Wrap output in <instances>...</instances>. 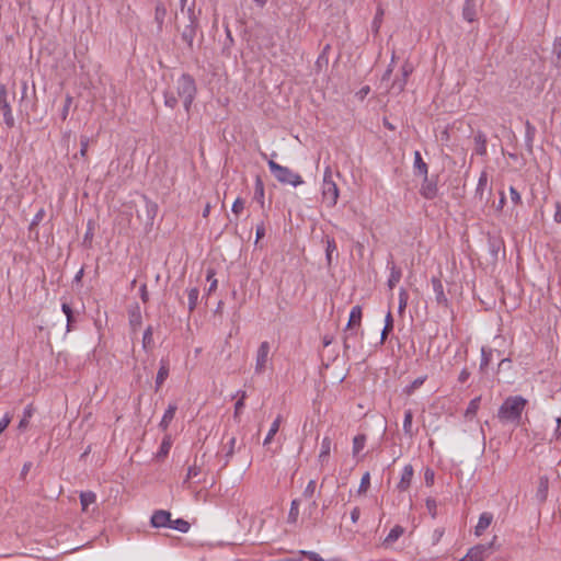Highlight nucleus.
Returning <instances> with one entry per match:
<instances>
[{"instance_id":"nucleus-1","label":"nucleus","mask_w":561,"mask_h":561,"mask_svg":"<svg viewBox=\"0 0 561 561\" xmlns=\"http://www.w3.org/2000/svg\"><path fill=\"white\" fill-rule=\"evenodd\" d=\"M526 405L527 400L522 396H511L500 407L497 417L502 423L518 424Z\"/></svg>"},{"instance_id":"nucleus-2","label":"nucleus","mask_w":561,"mask_h":561,"mask_svg":"<svg viewBox=\"0 0 561 561\" xmlns=\"http://www.w3.org/2000/svg\"><path fill=\"white\" fill-rule=\"evenodd\" d=\"M363 318V310L360 306H354L350 312V319L346 324L344 334V348L348 350L354 346V343L358 340L363 332H359Z\"/></svg>"},{"instance_id":"nucleus-3","label":"nucleus","mask_w":561,"mask_h":561,"mask_svg":"<svg viewBox=\"0 0 561 561\" xmlns=\"http://www.w3.org/2000/svg\"><path fill=\"white\" fill-rule=\"evenodd\" d=\"M196 91L195 81L190 75L183 73L176 80V95L182 100L186 113L191 111Z\"/></svg>"},{"instance_id":"nucleus-4","label":"nucleus","mask_w":561,"mask_h":561,"mask_svg":"<svg viewBox=\"0 0 561 561\" xmlns=\"http://www.w3.org/2000/svg\"><path fill=\"white\" fill-rule=\"evenodd\" d=\"M271 173L282 184H289L294 187L304 184L302 178L287 167L280 165L274 160L267 162Z\"/></svg>"},{"instance_id":"nucleus-5","label":"nucleus","mask_w":561,"mask_h":561,"mask_svg":"<svg viewBox=\"0 0 561 561\" xmlns=\"http://www.w3.org/2000/svg\"><path fill=\"white\" fill-rule=\"evenodd\" d=\"M340 191L332 179V169L328 165L323 172L322 198L328 207H334L337 204Z\"/></svg>"},{"instance_id":"nucleus-6","label":"nucleus","mask_w":561,"mask_h":561,"mask_svg":"<svg viewBox=\"0 0 561 561\" xmlns=\"http://www.w3.org/2000/svg\"><path fill=\"white\" fill-rule=\"evenodd\" d=\"M0 113L3 116L7 127L12 128L15 124V119L12 113L9 93L4 84H0Z\"/></svg>"},{"instance_id":"nucleus-7","label":"nucleus","mask_w":561,"mask_h":561,"mask_svg":"<svg viewBox=\"0 0 561 561\" xmlns=\"http://www.w3.org/2000/svg\"><path fill=\"white\" fill-rule=\"evenodd\" d=\"M270 343L264 341L260 344L257 352H256V359H255V373L256 374H263L266 368V364L268 362V355H270Z\"/></svg>"},{"instance_id":"nucleus-8","label":"nucleus","mask_w":561,"mask_h":561,"mask_svg":"<svg viewBox=\"0 0 561 561\" xmlns=\"http://www.w3.org/2000/svg\"><path fill=\"white\" fill-rule=\"evenodd\" d=\"M490 546L477 545L460 559V561H484L489 556Z\"/></svg>"},{"instance_id":"nucleus-9","label":"nucleus","mask_w":561,"mask_h":561,"mask_svg":"<svg viewBox=\"0 0 561 561\" xmlns=\"http://www.w3.org/2000/svg\"><path fill=\"white\" fill-rule=\"evenodd\" d=\"M413 474H414V469H413L412 465H405L402 469L400 481L397 484V489L400 492H405L409 490Z\"/></svg>"},{"instance_id":"nucleus-10","label":"nucleus","mask_w":561,"mask_h":561,"mask_svg":"<svg viewBox=\"0 0 561 561\" xmlns=\"http://www.w3.org/2000/svg\"><path fill=\"white\" fill-rule=\"evenodd\" d=\"M171 514L168 511H156L151 516V525L154 528L169 527Z\"/></svg>"},{"instance_id":"nucleus-11","label":"nucleus","mask_w":561,"mask_h":561,"mask_svg":"<svg viewBox=\"0 0 561 561\" xmlns=\"http://www.w3.org/2000/svg\"><path fill=\"white\" fill-rule=\"evenodd\" d=\"M437 184L434 181H431L427 175L424 176V181L422 183L420 193L426 199H433L437 195Z\"/></svg>"},{"instance_id":"nucleus-12","label":"nucleus","mask_w":561,"mask_h":561,"mask_svg":"<svg viewBox=\"0 0 561 561\" xmlns=\"http://www.w3.org/2000/svg\"><path fill=\"white\" fill-rule=\"evenodd\" d=\"M433 290L435 293V298L438 305H447L448 299L444 291V286L439 277H432L431 279Z\"/></svg>"},{"instance_id":"nucleus-13","label":"nucleus","mask_w":561,"mask_h":561,"mask_svg":"<svg viewBox=\"0 0 561 561\" xmlns=\"http://www.w3.org/2000/svg\"><path fill=\"white\" fill-rule=\"evenodd\" d=\"M493 515L489 512H484L480 515L477 526L474 527V535L480 537L485 529L491 525Z\"/></svg>"},{"instance_id":"nucleus-14","label":"nucleus","mask_w":561,"mask_h":561,"mask_svg":"<svg viewBox=\"0 0 561 561\" xmlns=\"http://www.w3.org/2000/svg\"><path fill=\"white\" fill-rule=\"evenodd\" d=\"M477 0H466L462 8V18L468 22L477 19Z\"/></svg>"},{"instance_id":"nucleus-15","label":"nucleus","mask_w":561,"mask_h":561,"mask_svg":"<svg viewBox=\"0 0 561 561\" xmlns=\"http://www.w3.org/2000/svg\"><path fill=\"white\" fill-rule=\"evenodd\" d=\"M169 371H170L169 362L167 359H161L160 367H159V370H158L157 377H156V390H159L160 387L164 383V381L167 380V378L169 376Z\"/></svg>"},{"instance_id":"nucleus-16","label":"nucleus","mask_w":561,"mask_h":561,"mask_svg":"<svg viewBox=\"0 0 561 561\" xmlns=\"http://www.w3.org/2000/svg\"><path fill=\"white\" fill-rule=\"evenodd\" d=\"M178 405L175 403H170L168 409L164 411V414L161 419V422L159 424V427L162 431H167L169 425L171 424L172 420L174 419V415L176 413Z\"/></svg>"},{"instance_id":"nucleus-17","label":"nucleus","mask_w":561,"mask_h":561,"mask_svg":"<svg viewBox=\"0 0 561 561\" xmlns=\"http://www.w3.org/2000/svg\"><path fill=\"white\" fill-rule=\"evenodd\" d=\"M404 534V528L400 525H396L385 538L382 545L385 547H390L393 542H396L402 535Z\"/></svg>"},{"instance_id":"nucleus-18","label":"nucleus","mask_w":561,"mask_h":561,"mask_svg":"<svg viewBox=\"0 0 561 561\" xmlns=\"http://www.w3.org/2000/svg\"><path fill=\"white\" fill-rule=\"evenodd\" d=\"M96 502V494L92 491H85L80 493V503L83 512L89 510V506Z\"/></svg>"},{"instance_id":"nucleus-19","label":"nucleus","mask_w":561,"mask_h":561,"mask_svg":"<svg viewBox=\"0 0 561 561\" xmlns=\"http://www.w3.org/2000/svg\"><path fill=\"white\" fill-rule=\"evenodd\" d=\"M264 195H265V190H264V184H263V181L261 180L260 176L256 178L255 180V187H254V201L260 204V206L263 208L264 207Z\"/></svg>"},{"instance_id":"nucleus-20","label":"nucleus","mask_w":561,"mask_h":561,"mask_svg":"<svg viewBox=\"0 0 561 561\" xmlns=\"http://www.w3.org/2000/svg\"><path fill=\"white\" fill-rule=\"evenodd\" d=\"M34 412H35V409L32 403L25 407V409L23 411V416L18 426V428L20 431H24L27 428V426L30 424V419L33 416Z\"/></svg>"},{"instance_id":"nucleus-21","label":"nucleus","mask_w":561,"mask_h":561,"mask_svg":"<svg viewBox=\"0 0 561 561\" xmlns=\"http://www.w3.org/2000/svg\"><path fill=\"white\" fill-rule=\"evenodd\" d=\"M331 445H332L331 438L328 436L323 437V439L321 442L320 454H319V460L321 463H323L324 461L328 460V458L330 456V451H331Z\"/></svg>"},{"instance_id":"nucleus-22","label":"nucleus","mask_w":561,"mask_h":561,"mask_svg":"<svg viewBox=\"0 0 561 561\" xmlns=\"http://www.w3.org/2000/svg\"><path fill=\"white\" fill-rule=\"evenodd\" d=\"M402 276V272L399 267H397L394 264L390 267V275L388 278V287L390 289H393L396 285L400 282Z\"/></svg>"},{"instance_id":"nucleus-23","label":"nucleus","mask_w":561,"mask_h":561,"mask_svg":"<svg viewBox=\"0 0 561 561\" xmlns=\"http://www.w3.org/2000/svg\"><path fill=\"white\" fill-rule=\"evenodd\" d=\"M144 199H145V208H146L147 218L150 221V224L152 225V222L158 214V205H157V203L150 201L147 197H145Z\"/></svg>"},{"instance_id":"nucleus-24","label":"nucleus","mask_w":561,"mask_h":561,"mask_svg":"<svg viewBox=\"0 0 561 561\" xmlns=\"http://www.w3.org/2000/svg\"><path fill=\"white\" fill-rule=\"evenodd\" d=\"M199 289L197 287H192L187 289V299H188V310L190 312L194 311L198 304Z\"/></svg>"},{"instance_id":"nucleus-25","label":"nucleus","mask_w":561,"mask_h":561,"mask_svg":"<svg viewBox=\"0 0 561 561\" xmlns=\"http://www.w3.org/2000/svg\"><path fill=\"white\" fill-rule=\"evenodd\" d=\"M280 423H282V416L278 415L272 423L271 427H270V431L264 439V445H268L272 439L274 438V436L276 435V433L278 432L279 430V426H280Z\"/></svg>"},{"instance_id":"nucleus-26","label":"nucleus","mask_w":561,"mask_h":561,"mask_svg":"<svg viewBox=\"0 0 561 561\" xmlns=\"http://www.w3.org/2000/svg\"><path fill=\"white\" fill-rule=\"evenodd\" d=\"M548 485H549V480L547 477H541L539 479V485H538V490H537V497L543 502L546 501L547 499V494H548Z\"/></svg>"},{"instance_id":"nucleus-27","label":"nucleus","mask_w":561,"mask_h":561,"mask_svg":"<svg viewBox=\"0 0 561 561\" xmlns=\"http://www.w3.org/2000/svg\"><path fill=\"white\" fill-rule=\"evenodd\" d=\"M414 168L420 174L426 176L428 172L427 164L423 161L422 156L419 151L414 152Z\"/></svg>"},{"instance_id":"nucleus-28","label":"nucleus","mask_w":561,"mask_h":561,"mask_svg":"<svg viewBox=\"0 0 561 561\" xmlns=\"http://www.w3.org/2000/svg\"><path fill=\"white\" fill-rule=\"evenodd\" d=\"M486 185H488V173H486V171H482L479 176L478 185L476 188V196H478L480 199H482V197H483V192H484V188L486 187Z\"/></svg>"},{"instance_id":"nucleus-29","label":"nucleus","mask_w":561,"mask_h":561,"mask_svg":"<svg viewBox=\"0 0 561 561\" xmlns=\"http://www.w3.org/2000/svg\"><path fill=\"white\" fill-rule=\"evenodd\" d=\"M412 421H413V413L411 410H407L404 412V420H403V432L405 435L412 437L413 431H412Z\"/></svg>"},{"instance_id":"nucleus-30","label":"nucleus","mask_w":561,"mask_h":561,"mask_svg":"<svg viewBox=\"0 0 561 561\" xmlns=\"http://www.w3.org/2000/svg\"><path fill=\"white\" fill-rule=\"evenodd\" d=\"M129 324L134 331L141 325V313L138 307L129 312Z\"/></svg>"},{"instance_id":"nucleus-31","label":"nucleus","mask_w":561,"mask_h":561,"mask_svg":"<svg viewBox=\"0 0 561 561\" xmlns=\"http://www.w3.org/2000/svg\"><path fill=\"white\" fill-rule=\"evenodd\" d=\"M169 528L176 529L181 533H187L190 530V523L178 518L175 520L170 519Z\"/></svg>"},{"instance_id":"nucleus-32","label":"nucleus","mask_w":561,"mask_h":561,"mask_svg":"<svg viewBox=\"0 0 561 561\" xmlns=\"http://www.w3.org/2000/svg\"><path fill=\"white\" fill-rule=\"evenodd\" d=\"M299 500H293L288 513V523L295 524L299 516Z\"/></svg>"},{"instance_id":"nucleus-33","label":"nucleus","mask_w":561,"mask_h":561,"mask_svg":"<svg viewBox=\"0 0 561 561\" xmlns=\"http://www.w3.org/2000/svg\"><path fill=\"white\" fill-rule=\"evenodd\" d=\"M325 244H327L325 256H327L328 264L330 265L332 262V254L337 250V247H336L335 240L333 238H329V237H327V239H325Z\"/></svg>"},{"instance_id":"nucleus-34","label":"nucleus","mask_w":561,"mask_h":561,"mask_svg":"<svg viewBox=\"0 0 561 561\" xmlns=\"http://www.w3.org/2000/svg\"><path fill=\"white\" fill-rule=\"evenodd\" d=\"M366 436L365 435H356L353 439V455L357 456L365 447Z\"/></svg>"},{"instance_id":"nucleus-35","label":"nucleus","mask_w":561,"mask_h":561,"mask_svg":"<svg viewBox=\"0 0 561 561\" xmlns=\"http://www.w3.org/2000/svg\"><path fill=\"white\" fill-rule=\"evenodd\" d=\"M474 140H476V144H477L476 152L478 154H480V156H484L486 153V139H485V136L483 134H478L474 137Z\"/></svg>"},{"instance_id":"nucleus-36","label":"nucleus","mask_w":561,"mask_h":561,"mask_svg":"<svg viewBox=\"0 0 561 561\" xmlns=\"http://www.w3.org/2000/svg\"><path fill=\"white\" fill-rule=\"evenodd\" d=\"M492 353H493V350H491V348H488V347L481 348V363H480L481 370H483L485 367H488V365L492 360Z\"/></svg>"},{"instance_id":"nucleus-37","label":"nucleus","mask_w":561,"mask_h":561,"mask_svg":"<svg viewBox=\"0 0 561 561\" xmlns=\"http://www.w3.org/2000/svg\"><path fill=\"white\" fill-rule=\"evenodd\" d=\"M382 19H383V9L381 7H378L377 12H376L375 18L371 23V28H373L374 33L377 34L379 32V28L382 23Z\"/></svg>"},{"instance_id":"nucleus-38","label":"nucleus","mask_w":561,"mask_h":561,"mask_svg":"<svg viewBox=\"0 0 561 561\" xmlns=\"http://www.w3.org/2000/svg\"><path fill=\"white\" fill-rule=\"evenodd\" d=\"M179 96L171 90L164 92V105L174 108L178 105Z\"/></svg>"},{"instance_id":"nucleus-39","label":"nucleus","mask_w":561,"mask_h":561,"mask_svg":"<svg viewBox=\"0 0 561 561\" xmlns=\"http://www.w3.org/2000/svg\"><path fill=\"white\" fill-rule=\"evenodd\" d=\"M480 407V397L472 399L467 409H466V416H474L479 410Z\"/></svg>"},{"instance_id":"nucleus-40","label":"nucleus","mask_w":561,"mask_h":561,"mask_svg":"<svg viewBox=\"0 0 561 561\" xmlns=\"http://www.w3.org/2000/svg\"><path fill=\"white\" fill-rule=\"evenodd\" d=\"M207 282H209V287L207 289V295H210L213 291L217 289L218 282L215 278V271L208 270L206 275Z\"/></svg>"},{"instance_id":"nucleus-41","label":"nucleus","mask_w":561,"mask_h":561,"mask_svg":"<svg viewBox=\"0 0 561 561\" xmlns=\"http://www.w3.org/2000/svg\"><path fill=\"white\" fill-rule=\"evenodd\" d=\"M370 486V474L369 472L364 473L360 479V484L358 488V494H365Z\"/></svg>"},{"instance_id":"nucleus-42","label":"nucleus","mask_w":561,"mask_h":561,"mask_svg":"<svg viewBox=\"0 0 561 561\" xmlns=\"http://www.w3.org/2000/svg\"><path fill=\"white\" fill-rule=\"evenodd\" d=\"M61 310L67 317V331L69 332L71 330V323L73 321L72 309L68 304L64 302L61 305Z\"/></svg>"},{"instance_id":"nucleus-43","label":"nucleus","mask_w":561,"mask_h":561,"mask_svg":"<svg viewBox=\"0 0 561 561\" xmlns=\"http://www.w3.org/2000/svg\"><path fill=\"white\" fill-rule=\"evenodd\" d=\"M409 294L404 288L399 290V312L404 311L408 306Z\"/></svg>"},{"instance_id":"nucleus-44","label":"nucleus","mask_w":561,"mask_h":561,"mask_svg":"<svg viewBox=\"0 0 561 561\" xmlns=\"http://www.w3.org/2000/svg\"><path fill=\"white\" fill-rule=\"evenodd\" d=\"M425 505H426L428 514L433 518H435L437 516V503H436L435 499L427 497L425 501Z\"/></svg>"},{"instance_id":"nucleus-45","label":"nucleus","mask_w":561,"mask_h":561,"mask_svg":"<svg viewBox=\"0 0 561 561\" xmlns=\"http://www.w3.org/2000/svg\"><path fill=\"white\" fill-rule=\"evenodd\" d=\"M244 206L245 202L241 197H238L232 204L231 211L233 215L239 216L243 211Z\"/></svg>"},{"instance_id":"nucleus-46","label":"nucleus","mask_w":561,"mask_h":561,"mask_svg":"<svg viewBox=\"0 0 561 561\" xmlns=\"http://www.w3.org/2000/svg\"><path fill=\"white\" fill-rule=\"evenodd\" d=\"M316 489H317V482H316V480H310V481L308 482V484L306 485V488H305V490H304L302 495H304L306 499H311V497L314 495Z\"/></svg>"},{"instance_id":"nucleus-47","label":"nucleus","mask_w":561,"mask_h":561,"mask_svg":"<svg viewBox=\"0 0 561 561\" xmlns=\"http://www.w3.org/2000/svg\"><path fill=\"white\" fill-rule=\"evenodd\" d=\"M194 28L192 26H187L183 33H182V38L184 42H186L190 46H192L193 44V41H194Z\"/></svg>"},{"instance_id":"nucleus-48","label":"nucleus","mask_w":561,"mask_h":561,"mask_svg":"<svg viewBox=\"0 0 561 561\" xmlns=\"http://www.w3.org/2000/svg\"><path fill=\"white\" fill-rule=\"evenodd\" d=\"M199 473H201V468L197 467L196 465H193V466L188 467V470H187L184 483H186L190 480L196 478L197 476H199Z\"/></svg>"},{"instance_id":"nucleus-49","label":"nucleus","mask_w":561,"mask_h":561,"mask_svg":"<svg viewBox=\"0 0 561 561\" xmlns=\"http://www.w3.org/2000/svg\"><path fill=\"white\" fill-rule=\"evenodd\" d=\"M71 104H72V96L68 94L66 96L65 104H64V107H62L61 113H60V116H61L62 121H65L68 117Z\"/></svg>"},{"instance_id":"nucleus-50","label":"nucleus","mask_w":561,"mask_h":561,"mask_svg":"<svg viewBox=\"0 0 561 561\" xmlns=\"http://www.w3.org/2000/svg\"><path fill=\"white\" fill-rule=\"evenodd\" d=\"M152 328L151 327H148L145 332H144V337H142V344H144V347L147 348L151 342H152Z\"/></svg>"},{"instance_id":"nucleus-51","label":"nucleus","mask_w":561,"mask_h":561,"mask_svg":"<svg viewBox=\"0 0 561 561\" xmlns=\"http://www.w3.org/2000/svg\"><path fill=\"white\" fill-rule=\"evenodd\" d=\"M426 379H427V376H422V377L414 379L412 381V383L410 385L408 392L411 393L413 390L420 388L425 382Z\"/></svg>"},{"instance_id":"nucleus-52","label":"nucleus","mask_w":561,"mask_h":561,"mask_svg":"<svg viewBox=\"0 0 561 561\" xmlns=\"http://www.w3.org/2000/svg\"><path fill=\"white\" fill-rule=\"evenodd\" d=\"M510 195H511V201L515 205H518V204L522 203V196H520V194L518 193V191L514 186L510 187Z\"/></svg>"},{"instance_id":"nucleus-53","label":"nucleus","mask_w":561,"mask_h":561,"mask_svg":"<svg viewBox=\"0 0 561 561\" xmlns=\"http://www.w3.org/2000/svg\"><path fill=\"white\" fill-rule=\"evenodd\" d=\"M244 407H245V401H238V400H237V402H236V404H234V412H233V417H234L236 420H239V419H240V415H241V413H242V411H243Z\"/></svg>"},{"instance_id":"nucleus-54","label":"nucleus","mask_w":561,"mask_h":561,"mask_svg":"<svg viewBox=\"0 0 561 561\" xmlns=\"http://www.w3.org/2000/svg\"><path fill=\"white\" fill-rule=\"evenodd\" d=\"M435 473L432 469L427 468L424 472V480L426 485L431 486L434 483Z\"/></svg>"},{"instance_id":"nucleus-55","label":"nucleus","mask_w":561,"mask_h":561,"mask_svg":"<svg viewBox=\"0 0 561 561\" xmlns=\"http://www.w3.org/2000/svg\"><path fill=\"white\" fill-rule=\"evenodd\" d=\"M12 416L10 413H5L3 417L0 420V434L9 426L11 423Z\"/></svg>"},{"instance_id":"nucleus-56","label":"nucleus","mask_w":561,"mask_h":561,"mask_svg":"<svg viewBox=\"0 0 561 561\" xmlns=\"http://www.w3.org/2000/svg\"><path fill=\"white\" fill-rule=\"evenodd\" d=\"M387 331L393 330V318L391 311H388L385 318V327Z\"/></svg>"},{"instance_id":"nucleus-57","label":"nucleus","mask_w":561,"mask_h":561,"mask_svg":"<svg viewBox=\"0 0 561 561\" xmlns=\"http://www.w3.org/2000/svg\"><path fill=\"white\" fill-rule=\"evenodd\" d=\"M81 149H80V156L85 157L88 152L89 147V138L82 137L80 140Z\"/></svg>"},{"instance_id":"nucleus-58","label":"nucleus","mask_w":561,"mask_h":561,"mask_svg":"<svg viewBox=\"0 0 561 561\" xmlns=\"http://www.w3.org/2000/svg\"><path fill=\"white\" fill-rule=\"evenodd\" d=\"M407 84V79H400L394 80L392 83V88L396 89L398 92H402L404 90V87Z\"/></svg>"},{"instance_id":"nucleus-59","label":"nucleus","mask_w":561,"mask_h":561,"mask_svg":"<svg viewBox=\"0 0 561 561\" xmlns=\"http://www.w3.org/2000/svg\"><path fill=\"white\" fill-rule=\"evenodd\" d=\"M301 554L306 556L311 561H323L322 558L313 551H301Z\"/></svg>"},{"instance_id":"nucleus-60","label":"nucleus","mask_w":561,"mask_h":561,"mask_svg":"<svg viewBox=\"0 0 561 561\" xmlns=\"http://www.w3.org/2000/svg\"><path fill=\"white\" fill-rule=\"evenodd\" d=\"M554 207H556V211H554V215H553V220L557 224H561V203L560 202H556Z\"/></svg>"},{"instance_id":"nucleus-61","label":"nucleus","mask_w":561,"mask_h":561,"mask_svg":"<svg viewBox=\"0 0 561 561\" xmlns=\"http://www.w3.org/2000/svg\"><path fill=\"white\" fill-rule=\"evenodd\" d=\"M359 517H360V510H359V507L356 506L351 511L352 523L356 524L359 520Z\"/></svg>"},{"instance_id":"nucleus-62","label":"nucleus","mask_w":561,"mask_h":561,"mask_svg":"<svg viewBox=\"0 0 561 561\" xmlns=\"http://www.w3.org/2000/svg\"><path fill=\"white\" fill-rule=\"evenodd\" d=\"M469 377H470V371L467 368H463L458 376V381L463 383L469 379Z\"/></svg>"},{"instance_id":"nucleus-63","label":"nucleus","mask_w":561,"mask_h":561,"mask_svg":"<svg viewBox=\"0 0 561 561\" xmlns=\"http://www.w3.org/2000/svg\"><path fill=\"white\" fill-rule=\"evenodd\" d=\"M44 209H39L32 220V226L37 225L44 218Z\"/></svg>"},{"instance_id":"nucleus-64","label":"nucleus","mask_w":561,"mask_h":561,"mask_svg":"<svg viewBox=\"0 0 561 561\" xmlns=\"http://www.w3.org/2000/svg\"><path fill=\"white\" fill-rule=\"evenodd\" d=\"M412 72V67L408 64L402 66V78L408 80V77Z\"/></svg>"}]
</instances>
